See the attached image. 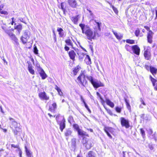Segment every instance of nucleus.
<instances>
[{
  "label": "nucleus",
  "mask_w": 157,
  "mask_h": 157,
  "mask_svg": "<svg viewBox=\"0 0 157 157\" xmlns=\"http://www.w3.org/2000/svg\"><path fill=\"white\" fill-rule=\"evenodd\" d=\"M79 26L81 28L82 33L86 36L88 40L92 41V39H95L96 33L94 32L89 26L82 23L80 24Z\"/></svg>",
  "instance_id": "obj_1"
},
{
  "label": "nucleus",
  "mask_w": 157,
  "mask_h": 157,
  "mask_svg": "<svg viewBox=\"0 0 157 157\" xmlns=\"http://www.w3.org/2000/svg\"><path fill=\"white\" fill-rule=\"evenodd\" d=\"M86 77L95 89L100 87L104 86V84L103 83L100 81L93 78L92 76L87 75L86 76Z\"/></svg>",
  "instance_id": "obj_2"
},
{
  "label": "nucleus",
  "mask_w": 157,
  "mask_h": 157,
  "mask_svg": "<svg viewBox=\"0 0 157 157\" xmlns=\"http://www.w3.org/2000/svg\"><path fill=\"white\" fill-rule=\"evenodd\" d=\"M86 77L84 72H82L77 78L80 84L84 87H86L87 85V82L86 79Z\"/></svg>",
  "instance_id": "obj_3"
},
{
  "label": "nucleus",
  "mask_w": 157,
  "mask_h": 157,
  "mask_svg": "<svg viewBox=\"0 0 157 157\" xmlns=\"http://www.w3.org/2000/svg\"><path fill=\"white\" fill-rule=\"evenodd\" d=\"M30 36V33L28 30L25 31L21 38V40L23 44H26L28 39H29Z\"/></svg>",
  "instance_id": "obj_4"
},
{
  "label": "nucleus",
  "mask_w": 157,
  "mask_h": 157,
  "mask_svg": "<svg viewBox=\"0 0 157 157\" xmlns=\"http://www.w3.org/2000/svg\"><path fill=\"white\" fill-rule=\"evenodd\" d=\"M9 120L10 121V124L11 126H12L15 129H20V125L19 123H18L13 118L11 117L9 118ZM10 127L11 128H12V127L11 126H10Z\"/></svg>",
  "instance_id": "obj_5"
},
{
  "label": "nucleus",
  "mask_w": 157,
  "mask_h": 157,
  "mask_svg": "<svg viewBox=\"0 0 157 157\" xmlns=\"http://www.w3.org/2000/svg\"><path fill=\"white\" fill-rule=\"evenodd\" d=\"M121 123L122 127H125L126 128H128L130 125L129 121L128 119H125L124 118L121 117L120 118Z\"/></svg>",
  "instance_id": "obj_6"
},
{
  "label": "nucleus",
  "mask_w": 157,
  "mask_h": 157,
  "mask_svg": "<svg viewBox=\"0 0 157 157\" xmlns=\"http://www.w3.org/2000/svg\"><path fill=\"white\" fill-rule=\"evenodd\" d=\"M83 142L87 149H89L93 146V141L91 140H83Z\"/></svg>",
  "instance_id": "obj_7"
},
{
  "label": "nucleus",
  "mask_w": 157,
  "mask_h": 157,
  "mask_svg": "<svg viewBox=\"0 0 157 157\" xmlns=\"http://www.w3.org/2000/svg\"><path fill=\"white\" fill-rule=\"evenodd\" d=\"M37 71L41 77L42 79H44L47 77V75L43 69L41 67H39L37 69Z\"/></svg>",
  "instance_id": "obj_8"
},
{
  "label": "nucleus",
  "mask_w": 157,
  "mask_h": 157,
  "mask_svg": "<svg viewBox=\"0 0 157 157\" xmlns=\"http://www.w3.org/2000/svg\"><path fill=\"white\" fill-rule=\"evenodd\" d=\"M132 49L134 53L137 55H139L140 49L137 45H135L132 46Z\"/></svg>",
  "instance_id": "obj_9"
},
{
  "label": "nucleus",
  "mask_w": 157,
  "mask_h": 157,
  "mask_svg": "<svg viewBox=\"0 0 157 157\" xmlns=\"http://www.w3.org/2000/svg\"><path fill=\"white\" fill-rule=\"evenodd\" d=\"M38 95L41 100H48L49 99V97L47 96L46 94L44 91L39 93Z\"/></svg>",
  "instance_id": "obj_10"
},
{
  "label": "nucleus",
  "mask_w": 157,
  "mask_h": 157,
  "mask_svg": "<svg viewBox=\"0 0 157 157\" xmlns=\"http://www.w3.org/2000/svg\"><path fill=\"white\" fill-rule=\"evenodd\" d=\"M154 33L151 31H149L147 33V40L148 43L151 44L152 42V37Z\"/></svg>",
  "instance_id": "obj_11"
},
{
  "label": "nucleus",
  "mask_w": 157,
  "mask_h": 157,
  "mask_svg": "<svg viewBox=\"0 0 157 157\" xmlns=\"http://www.w3.org/2000/svg\"><path fill=\"white\" fill-rule=\"evenodd\" d=\"M57 30L58 32L60 37H63L66 36V34H65V32L62 28L58 27Z\"/></svg>",
  "instance_id": "obj_12"
},
{
  "label": "nucleus",
  "mask_w": 157,
  "mask_h": 157,
  "mask_svg": "<svg viewBox=\"0 0 157 157\" xmlns=\"http://www.w3.org/2000/svg\"><path fill=\"white\" fill-rule=\"evenodd\" d=\"M69 5L72 8H76L77 6V3L75 0H68Z\"/></svg>",
  "instance_id": "obj_13"
},
{
  "label": "nucleus",
  "mask_w": 157,
  "mask_h": 157,
  "mask_svg": "<svg viewBox=\"0 0 157 157\" xmlns=\"http://www.w3.org/2000/svg\"><path fill=\"white\" fill-rule=\"evenodd\" d=\"M112 31L113 33V34L116 36V38L118 40H121V39L123 36V35L120 33H118L114 31L113 29Z\"/></svg>",
  "instance_id": "obj_14"
},
{
  "label": "nucleus",
  "mask_w": 157,
  "mask_h": 157,
  "mask_svg": "<svg viewBox=\"0 0 157 157\" xmlns=\"http://www.w3.org/2000/svg\"><path fill=\"white\" fill-rule=\"evenodd\" d=\"M65 119L64 118H63L62 120L60 122L59 124L60 129L62 132H63V129L65 127Z\"/></svg>",
  "instance_id": "obj_15"
},
{
  "label": "nucleus",
  "mask_w": 157,
  "mask_h": 157,
  "mask_svg": "<svg viewBox=\"0 0 157 157\" xmlns=\"http://www.w3.org/2000/svg\"><path fill=\"white\" fill-rule=\"evenodd\" d=\"M68 55L70 58L74 61L75 60V57L76 54L74 50H71L68 52Z\"/></svg>",
  "instance_id": "obj_16"
},
{
  "label": "nucleus",
  "mask_w": 157,
  "mask_h": 157,
  "mask_svg": "<svg viewBox=\"0 0 157 157\" xmlns=\"http://www.w3.org/2000/svg\"><path fill=\"white\" fill-rule=\"evenodd\" d=\"M28 70L29 72L32 75H34L35 71L33 68V66L31 63H29L28 67Z\"/></svg>",
  "instance_id": "obj_17"
},
{
  "label": "nucleus",
  "mask_w": 157,
  "mask_h": 157,
  "mask_svg": "<svg viewBox=\"0 0 157 157\" xmlns=\"http://www.w3.org/2000/svg\"><path fill=\"white\" fill-rule=\"evenodd\" d=\"M151 54L150 52L145 51L144 52V56L145 59L147 60H149L151 58Z\"/></svg>",
  "instance_id": "obj_18"
},
{
  "label": "nucleus",
  "mask_w": 157,
  "mask_h": 157,
  "mask_svg": "<svg viewBox=\"0 0 157 157\" xmlns=\"http://www.w3.org/2000/svg\"><path fill=\"white\" fill-rule=\"evenodd\" d=\"M77 132L78 135L82 137L85 136H88V134H86V133L82 129H80Z\"/></svg>",
  "instance_id": "obj_19"
},
{
  "label": "nucleus",
  "mask_w": 157,
  "mask_h": 157,
  "mask_svg": "<svg viewBox=\"0 0 157 157\" xmlns=\"http://www.w3.org/2000/svg\"><path fill=\"white\" fill-rule=\"evenodd\" d=\"M78 15H77L75 17H71V20L75 24H77L78 20Z\"/></svg>",
  "instance_id": "obj_20"
},
{
  "label": "nucleus",
  "mask_w": 157,
  "mask_h": 157,
  "mask_svg": "<svg viewBox=\"0 0 157 157\" xmlns=\"http://www.w3.org/2000/svg\"><path fill=\"white\" fill-rule=\"evenodd\" d=\"M106 102L107 105H109L112 108H113L114 107V104L109 99H106Z\"/></svg>",
  "instance_id": "obj_21"
},
{
  "label": "nucleus",
  "mask_w": 157,
  "mask_h": 157,
  "mask_svg": "<svg viewBox=\"0 0 157 157\" xmlns=\"http://www.w3.org/2000/svg\"><path fill=\"white\" fill-rule=\"evenodd\" d=\"M72 133L71 130L70 129H68L66 130L64 134L66 136L68 137L71 135Z\"/></svg>",
  "instance_id": "obj_22"
},
{
  "label": "nucleus",
  "mask_w": 157,
  "mask_h": 157,
  "mask_svg": "<svg viewBox=\"0 0 157 157\" xmlns=\"http://www.w3.org/2000/svg\"><path fill=\"white\" fill-rule=\"evenodd\" d=\"M150 71L153 75H154L156 74L157 69L154 67L150 66Z\"/></svg>",
  "instance_id": "obj_23"
},
{
  "label": "nucleus",
  "mask_w": 157,
  "mask_h": 157,
  "mask_svg": "<svg viewBox=\"0 0 157 157\" xmlns=\"http://www.w3.org/2000/svg\"><path fill=\"white\" fill-rule=\"evenodd\" d=\"M22 28L21 25L20 24L14 26V28L15 29L17 30L18 34L20 33V32L22 29Z\"/></svg>",
  "instance_id": "obj_24"
},
{
  "label": "nucleus",
  "mask_w": 157,
  "mask_h": 157,
  "mask_svg": "<svg viewBox=\"0 0 157 157\" xmlns=\"http://www.w3.org/2000/svg\"><path fill=\"white\" fill-rule=\"evenodd\" d=\"M104 130L105 132L106 133H111L113 131V128L111 127H105L104 128Z\"/></svg>",
  "instance_id": "obj_25"
},
{
  "label": "nucleus",
  "mask_w": 157,
  "mask_h": 157,
  "mask_svg": "<svg viewBox=\"0 0 157 157\" xmlns=\"http://www.w3.org/2000/svg\"><path fill=\"white\" fill-rule=\"evenodd\" d=\"M11 36L12 39L15 42H17L18 39L16 36L13 33H11L9 35Z\"/></svg>",
  "instance_id": "obj_26"
},
{
  "label": "nucleus",
  "mask_w": 157,
  "mask_h": 157,
  "mask_svg": "<svg viewBox=\"0 0 157 157\" xmlns=\"http://www.w3.org/2000/svg\"><path fill=\"white\" fill-rule=\"evenodd\" d=\"M55 89L57 90L60 96H62L63 95V93L62 92L60 89L58 87L57 85H56L55 87Z\"/></svg>",
  "instance_id": "obj_27"
},
{
  "label": "nucleus",
  "mask_w": 157,
  "mask_h": 157,
  "mask_svg": "<svg viewBox=\"0 0 157 157\" xmlns=\"http://www.w3.org/2000/svg\"><path fill=\"white\" fill-rule=\"evenodd\" d=\"M65 42L66 43V44L67 45L73 47V43L72 42L70 39H68L66 40H65Z\"/></svg>",
  "instance_id": "obj_28"
},
{
  "label": "nucleus",
  "mask_w": 157,
  "mask_h": 157,
  "mask_svg": "<svg viewBox=\"0 0 157 157\" xmlns=\"http://www.w3.org/2000/svg\"><path fill=\"white\" fill-rule=\"evenodd\" d=\"M87 157H96V154L93 151H90Z\"/></svg>",
  "instance_id": "obj_29"
},
{
  "label": "nucleus",
  "mask_w": 157,
  "mask_h": 157,
  "mask_svg": "<svg viewBox=\"0 0 157 157\" xmlns=\"http://www.w3.org/2000/svg\"><path fill=\"white\" fill-rule=\"evenodd\" d=\"M79 67L78 66L74 68V69L73 71V74L74 75H76L77 73L79 71Z\"/></svg>",
  "instance_id": "obj_30"
},
{
  "label": "nucleus",
  "mask_w": 157,
  "mask_h": 157,
  "mask_svg": "<svg viewBox=\"0 0 157 157\" xmlns=\"http://www.w3.org/2000/svg\"><path fill=\"white\" fill-rule=\"evenodd\" d=\"M25 149L27 156L32 155V153L31 152L30 150L27 148L26 146H25Z\"/></svg>",
  "instance_id": "obj_31"
},
{
  "label": "nucleus",
  "mask_w": 157,
  "mask_h": 157,
  "mask_svg": "<svg viewBox=\"0 0 157 157\" xmlns=\"http://www.w3.org/2000/svg\"><path fill=\"white\" fill-rule=\"evenodd\" d=\"M124 99L127 109L129 110L130 109H131V106L130 105L128 101L125 98H124Z\"/></svg>",
  "instance_id": "obj_32"
},
{
  "label": "nucleus",
  "mask_w": 157,
  "mask_h": 157,
  "mask_svg": "<svg viewBox=\"0 0 157 157\" xmlns=\"http://www.w3.org/2000/svg\"><path fill=\"white\" fill-rule=\"evenodd\" d=\"M66 3L65 2H62L61 3V9L63 10L64 13L66 10V9L64 8V6H66Z\"/></svg>",
  "instance_id": "obj_33"
},
{
  "label": "nucleus",
  "mask_w": 157,
  "mask_h": 157,
  "mask_svg": "<svg viewBox=\"0 0 157 157\" xmlns=\"http://www.w3.org/2000/svg\"><path fill=\"white\" fill-rule=\"evenodd\" d=\"M150 78L152 83L153 86H155V83L157 82L156 80L152 77L151 75L150 76Z\"/></svg>",
  "instance_id": "obj_34"
},
{
  "label": "nucleus",
  "mask_w": 157,
  "mask_h": 157,
  "mask_svg": "<svg viewBox=\"0 0 157 157\" xmlns=\"http://www.w3.org/2000/svg\"><path fill=\"white\" fill-rule=\"evenodd\" d=\"M33 51L35 54L37 55L38 54V50L35 44L33 46Z\"/></svg>",
  "instance_id": "obj_35"
},
{
  "label": "nucleus",
  "mask_w": 157,
  "mask_h": 157,
  "mask_svg": "<svg viewBox=\"0 0 157 157\" xmlns=\"http://www.w3.org/2000/svg\"><path fill=\"white\" fill-rule=\"evenodd\" d=\"M85 60H88V61H87L86 63L87 64H90L91 63V59L89 55H86V57L85 58Z\"/></svg>",
  "instance_id": "obj_36"
},
{
  "label": "nucleus",
  "mask_w": 157,
  "mask_h": 157,
  "mask_svg": "<svg viewBox=\"0 0 157 157\" xmlns=\"http://www.w3.org/2000/svg\"><path fill=\"white\" fill-rule=\"evenodd\" d=\"M94 22L97 24L98 30H100L101 29V23L98 22L96 20H94Z\"/></svg>",
  "instance_id": "obj_37"
},
{
  "label": "nucleus",
  "mask_w": 157,
  "mask_h": 157,
  "mask_svg": "<svg viewBox=\"0 0 157 157\" xmlns=\"http://www.w3.org/2000/svg\"><path fill=\"white\" fill-rule=\"evenodd\" d=\"M73 127L78 132L79 130L80 129L79 126L77 124H74L73 125Z\"/></svg>",
  "instance_id": "obj_38"
},
{
  "label": "nucleus",
  "mask_w": 157,
  "mask_h": 157,
  "mask_svg": "<svg viewBox=\"0 0 157 157\" xmlns=\"http://www.w3.org/2000/svg\"><path fill=\"white\" fill-rule=\"evenodd\" d=\"M126 42L128 43L132 44L135 43V40L130 39H127Z\"/></svg>",
  "instance_id": "obj_39"
},
{
  "label": "nucleus",
  "mask_w": 157,
  "mask_h": 157,
  "mask_svg": "<svg viewBox=\"0 0 157 157\" xmlns=\"http://www.w3.org/2000/svg\"><path fill=\"white\" fill-rule=\"evenodd\" d=\"M71 144L73 148L75 147L76 145V139H73L71 140Z\"/></svg>",
  "instance_id": "obj_40"
},
{
  "label": "nucleus",
  "mask_w": 157,
  "mask_h": 157,
  "mask_svg": "<svg viewBox=\"0 0 157 157\" xmlns=\"http://www.w3.org/2000/svg\"><path fill=\"white\" fill-rule=\"evenodd\" d=\"M77 54L79 56V58L80 59H82L83 58L84 56L85 55L83 53H78Z\"/></svg>",
  "instance_id": "obj_41"
},
{
  "label": "nucleus",
  "mask_w": 157,
  "mask_h": 157,
  "mask_svg": "<svg viewBox=\"0 0 157 157\" xmlns=\"http://www.w3.org/2000/svg\"><path fill=\"white\" fill-rule=\"evenodd\" d=\"M125 48L127 51H130L131 50L132 47L129 46L128 44H126L125 46Z\"/></svg>",
  "instance_id": "obj_42"
},
{
  "label": "nucleus",
  "mask_w": 157,
  "mask_h": 157,
  "mask_svg": "<svg viewBox=\"0 0 157 157\" xmlns=\"http://www.w3.org/2000/svg\"><path fill=\"white\" fill-rule=\"evenodd\" d=\"M140 132L141 134L143 136V137L144 138V137L145 136V133L144 131L143 128H141L140 129Z\"/></svg>",
  "instance_id": "obj_43"
},
{
  "label": "nucleus",
  "mask_w": 157,
  "mask_h": 157,
  "mask_svg": "<svg viewBox=\"0 0 157 157\" xmlns=\"http://www.w3.org/2000/svg\"><path fill=\"white\" fill-rule=\"evenodd\" d=\"M0 13L6 15H7L8 14V13L7 11L2 10H0Z\"/></svg>",
  "instance_id": "obj_44"
},
{
  "label": "nucleus",
  "mask_w": 157,
  "mask_h": 157,
  "mask_svg": "<svg viewBox=\"0 0 157 157\" xmlns=\"http://www.w3.org/2000/svg\"><path fill=\"white\" fill-rule=\"evenodd\" d=\"M140 30L139 29H137L135 32V35L136 36H138L140 34Z\"/></svg>",
  "instance_id": "obj_45"
},
{
  "label": "nucleus",
  "mask_w": 157,
  "mask_h": 157,
  "mask_svg": "<svg viewBox=\"0 0 157 157\" xmlns=\"http://www.w3.org/2000/svg\"><path fill=\"white\" fill-rule=\"evenodd\" d=\"M20 129L16 128L15 130L13 129V132L14 134L15 135H17L18 132L19 131V129Z\"/></svg>",
  "instance_id": "obj_46"
},
{
  "label": "nucleus",
  "mask_w": 157,
  "mask_h": 157,
  "mask_svg": "<svg viewBox=\"0 0 157 157\" xmlns=\"http://www.w3.org/2000/svg\"><path fill=\"white\" fill-rule=\"evenodd\" d=\"M115 110L117 112L120 113L121 111V109L118 106H117L115 108Z\"/></svg>",
  "instance_id": "obj_47"
},
{
  "label": "nucleus",
  "mask_w": 157,
  "mask_h": 157,
  "mask_svg": "<svg viewBox=\"0 0 157 157\" xmlns=\"http://www.w3.org/2000/svg\"><path fill=\"white\" fill-rule=\"evenodd\" d=\"M148 133L149 135H151L153 133V131L151 128H148L147 130Z\"/></svg>",
  "instance_id": "obj_48"
},
{
  "label": "nucleus",
  "mask_w": 157,
  "mask_h": 157,
  "mask_svg": "<svg viewBox=\"0 0 157 157\" xmlns=\"http://www.w3.org/2000/svg\"><path fill=\"white\" fill-rule=\"evenodd\" d=\"M52 106L53 110H55L56 108L57 105L56 103H53L52 105Z\"/></svg>",
  "instance_id": "obj_49"
},
{
  "label": "nucleus",
  "mask_w": 157,
  "mask_h": 157,
  "mask_svg": "<svg viewBox=\"0 0 157 157\" xmlns=\"http://www.w3.org/2000/svg\"><path fill=\"white\" fill-rule=\"evenodd\" d=\"M107 112L110 115H113V113L109 109H105Z\"/></svg>",
  "instance_id": "obj_50"
},
{
  "label": "nucleus",
  "mask_w": 157,
  "mask_h": 157,
  "mask_svg": "<svg viewBox=\"0 0 157 157\" xmlns=\"http://www.w3.org/2000/svg\"><path fill=\"white\" fill-rule=\"evenodd\" d=\"M152 136L153 138L154 139L155 141H156L157 139L156 138V133L155 132H154V134L152 135Z\"/></svg>",
  "instance_id": "obj_51"
},
{
  "label": "nucleus",
  "mask_w": 157,
  "mask_h": 157,
  "mask_svg": "<svg viewBox=\"0 0 157 157\" xmlns=\"http://www.w3.org/2000/svg\"><path fill=\"white\" fill-rule=\"evenodd\" d=\"M150 117L149 115L147 114L145 117L144 120H148L150 119Z\"/></svg>",
  "instance_id": "obj_52"
},
{
  "label": "nucleus",
  "mask_w": 157,
  "mask_h": 157,
  "mask_svg": "<svg viewBox=\"0 0 157 157\" xmlns=\"http://www.w3.org/2000/svg\"><path fill=\"white\" fill-rule=\"evenodd\" d=\"M64 49L66 51H68L69 50L70 48L68 47L65 45L64 47Z\"/></svg>",
  "instance_id": "obj_53"
},
{
  "label": "nucleus",
  "mask_w": 157,
  "mask_h": 157,
  "mask_svg": "<svg viewBox=\"0 0 157 157\" xmlns=\"http://www.w3.org/2000/svg\"><path fill=\"white\" fill-rule=\"evenodd\" d=\"M88 11L90 14V17H93V16L94 14H93V13H92L91 11L90 10H89V11Z\"/></svg>",
  "instance_id": "obj_54"
},
{
  "label": "nucleus",
  "mask_w": 157,
  "mask_h": 157,
  "mask_svg": "<svg viewBox=\"0 0 157 157\" xmlns=\"http://www.w3.org/2000/svg\"><path fill=\"white\" fill-rule=\"evenodd\" d=\"M145 68L147 70H150V66L149 67L148 65H145Z\"/></svg>",
  "instance_id": "obj_55"
},
{
  "label": "nucleus",
  "mask_w": 157,
  "mask_h": 157,
  "mask_svg": "<svg viewBox=\"0 0 157 157\" xmlns=\"http://www.w3.org/2000/svg\"><path fill=\"white\" fill-rule=\"evenodd\" d=\"M53 35H54V39H55V41H56V35L55 34V33L54 31H53Z\"/></svg>",
  "instance_id": "obj_56"
},
{
  "label": "nucleus",
  "mask_w": 157,
  "mask_h": 157,
  "mask_svg": "<svg viewBox=\"0 0 157 157\" xmlns=\"http://www.w3.org/2000/svg\"><path fill=\"white\" fill-rule=\"evenodd\" d=\"M140 100L141 104H142L143 105H145V104L144 102V101L142 100V98H140Z\"/></svg>",
  "instance_id": "obj_57"
},
{
  "label": "nucleus",
  "mask_w": 157,
  "mask_h": 157,
  "mask_svg": "<svg viewBox=\"0 0 157 157\" xmlns=\"http://www.w3.org/2000/svg\"><path fill=\"white\" fill-rule=\"evenodd\" d=\"M144 28L147 30V31H148L149 32V31H151L150 30V28L148 27V26H144Z\"/></svg>",
  "instance_id": "obj_58"
},
{
  "label": "nucleus",
  "mask_w": 157,
  "mask_h": 157,
  "mask_svg": "<svg viewBox=\"0 0 157 157\" xmlns=\"http://www.w3.org/2000/svg\"><path fill=\"white\" fill-rule=\"evenodd\" d=\"M4 5L3 4H2L0 6V10H2L3 8H4Z\"/></svg>",
  "instance_id": "obj_59"
},
{
  "label": "nucleus",
  "mask_w": 157,
  "mask_h": 157,
  "mask_svg": "<svg viewBox=\"0 0 157 157\" xmlns=\"http://www.w3.org/2000/svg\"><path fill=\"white\" fill-rule=\"evenodd\" d=\"M106 134H107V136L111 139L112 138V136L110 134V133H106Z\"/></svg>",
  "instance_id": "obj_60"
},
{
  "label": "nucleus",
  "mask_w": 157,
  "mask_h": 157,
  "mask_svg": "<svg viewBox=\"0 0 157 157\" xmlns=\"http://www.w3.org/2000/svg\"><path fill=\"white\" fill-rule=\"evenodd\" d=\"M145 114H142L141 115H140V117H141L143 119H144V118H145Z\"/></svg>",
  "instance_id": "obj_61"
},
{
  "label": "nucleus",
  "mask_w": 157,
  "mask_h": 157,
  "mask_svg": "<svg viewBox=\"0 0 157 157\" xmlns=\"http://www.w3.org/2000/svg\"><path fill=\"white\" fill-rule=\"evenodd\" d=\"M22 152L21 150H20L19 152V155L20 156V157H22Z\"/></svg>",
  "instance_id": "obj_62"
},
{
  "label": "nucleus",
  "mask_w": 157,
  "mask_h": 157,
  "mask_svg": "<svg viewBox=\"0 0 157 157\" xmlns=\"http://www.w3.org/2000/svg\"><path fill=\"white\" fill-rule=\"evenodd\" d=\"M49 110L51 111H54L55 110H53V108H52V106H49Z\"/></svg>",
  "instance_id": "obj_63"
},
{
  "label": "nucleus",
  "mask_w": 157,
  "mask_h": 157,
  "mask_svg": "<svg viewBox=\"0 0 157 157\" xmlns=\"http://www.w3.org/2000/svg\"><path fill=\"white\" fill-rule=\"evenodd\" d=\"M11 146L12 147H13L14 148H17V147L18 146L17 145H15L13 144H11Z\"/></svg>",
  "instance_id": "obj_64"
}]
</instances>
